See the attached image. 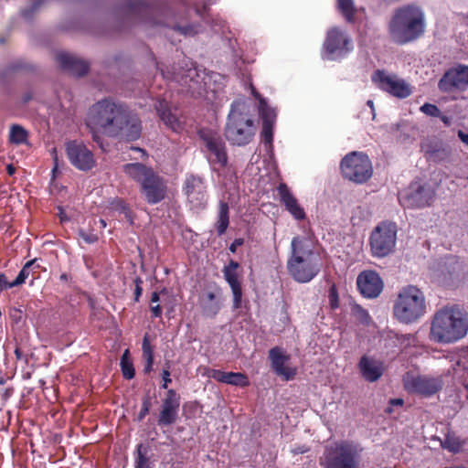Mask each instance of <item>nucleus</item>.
I'll return each instance as SVG.
<instances>
[{
	"label": "nucleus",
	"instance_id": "f257e3e1",
	"mask_svg": "<svg viewBox=\"0 0 468 468\" xmlns=\"http://www.w3.org/2000/svg\"><path fill=\"white\" fill-rule=\"evenodd\" d=\"M87 126L92 133V140L101 148L103 139L96 130L112 138L136 141L142 134V121L126 103L108 97L95 102L89 111Z\"/></svg>",
	"mask_w": 468,
	"mask_h": 468
},
{
	"label": "nucleus",
	"instance_id": "f03ea898",
	"mask_svg": "<svg viewBox=\"0 0 468 468\" xmlns=\"http://www.w3.org/2000/svg\"><path fill=\"white\" fill-rule=\"evenodd\" d=\"M468 332V314L458 305H447L438 310L431 324V338L440 344H452Z\"/></svg>",
	"mask_w": 468,
	"mask_h": 468
},
{
	"label": "nucleus",
	"instance_id": "7ed1b4c3",
	"mask_svg": "<svg viewBox=\"0 0 468 468\" xmlns=\"http://www.w3.org/2000/svg\"><path fill=\"white\" fill-rule=\"evenodd\" d=\"M291 247L292 255L287 261L289 273L298 282H311L322 268L313 242L306 237L297 236L292 239Z\"/></svg>",
	"mask_w": 468,
	"mask_h": 468
},
{
	"label": "nucleus",
	"instance_id": "20e7f679",
	"mask_svg": "<svg viewBox=\"0 0 468 468\" xmlns=\"http://www.w3.org/2000/svg\"><path fill=\"white\" fill-rule=\"evenodd\" d=\"M123 172L141 186V191L148 204L154 205L165 199L167 186L165 180L154 170L142 163H128Z\"/></svg>",
	"mask_w": 468,
	"mask_h": 468
},
{
	"label": "nucleus",
	"instance_id": "39448f33",
	"mask_svg": "<svg viewBox=\"0 0 468 468\" xmlns=\"http://www.w3.org/2000/svg\"><path fill=\"white\" fill-rule=\"evenodd\" d=\"M246 109V104L241 101H233L231 104L224 134L233 145L249 144L256 133L257 128L254 121Z\"/></svg>",
	"mask_w": 468,
	"mask_h": 468
},
{
	"label": "nucleus",
	"instance_id": "423d86ee",
	"mask_svg": "<svg viewBox=\"0 0 468 468\" xmlns=\"http://www.w3.org/2000/svg\"><path fill=\"white\" fill-rule=\"evenodd\" d=\"M340 171L344 179L362 185L372 177L373 166L367 154L351 152L341 160Z\"/></svg>",
	"mask_w": 468,
	"mask_h": 468
},
{
	"label": "nucleus",
	"instance_id": "0eeeda50",
	"mask_svg": "<svg viewBox=\"0 0 468 468\" xmlns=\"http://www.w3.org/2000/svg\"><path fill=\"white\" fill-rule=\"evenodd\" d=\"M398 226L395 222L384 220L372 230L369 237L371 254L377 258L389 255L395 249Z\"/></svg>",
	"mask_w": 468,
	"mask_h": 468
},
{
	"label": "nucleus",
	"instance_id": "6e6552de",
	"mask_svg": "<svg viewBox=\"0 0 468 468\" xmlns=\"http://www.w3.org/2000/svg\"><path fill=\"white\" fill-rule=\"evenodd\" d=\"M357 456L353 443L341 441L335 447L326 448L321 464L324 468H357Z\"/></svg>",
	"mask_w": 468,
	"mask_h": 468
},
{
	"label": "nucleus",
	"instance_id": "1a4fd4ad",
	"mask_svg": "<svg viewBox=\"0 0 468 468\" xmlns=\"http://www.w3.org/2000/svg\"><path fill=\"white\" fill-rule=\"evenodd\" d=\"M182 191L192 209H203L207 204V191L205 178L199 175L187 174Z\"/></svg>",
	"mask_w": 468,
	"mask_h": 468
},
{
	"label": "nucleus",
	"instance_id": "9d476101",
	"mask_svg": "<svg viewBox=\"0 0 468 468\" xmlns=\"http://www.w3.org/2000/svg\"><path fill=\"white\" fill-rule=\"evenodd\" d=\"M323 48L327 58L332 60L346 57L352 50L353 46L346 32L334 27L327 31Z\"/></svg>",
	"mask_w": 468,
	"mask_h": 468
},
{
	"label": "nucleus",
	"instance_id": "9b49d317",
	"mask_svg": "<svg viewBox=\"0 0 468 468\" xmlns=\"http://www.w3.org/2000/svg\"><path fill=\"white\" fill-rule=\"evenodd\" d=\"M372 82L382 91L399 99L410 95V88L406 81L397 75L388 74L385 70L377 69L371 76Z\"/></svg>",
	"mask_w": 468,
	"mask_h": 468
},
{
	"label": "nucleus",
	"instance_id": "f8f14e48",
	"mask_svg": "<svg viewBox=\"0 0 468 468\" xmlns=\"http://www.w3.org/2000/svg\"><path fill=\"white\" fill-rule=\"evenodd\" d=\"M198 135L204 142L207 151L213 156L211 162L218 164L220 167H225L228 164V154L221 136L218 133L207 129H201Z\"/></svg>",
	"mask_w": 468,
	"mask_h": 468
},
{
	"label": "nucleus",
	"instance_id": "ddd939ff",
	"mask_svg": "<svg viewBox=\"0 0 468 468\" xmlns=\"http://www.w3.org/2000/svg\"><path fill=\"white\" fill-rule=\"evenodd\" d=\"M438 88L442 92L466 90L468 88V66L459 64L449 69L440 79Z\"/></svg>",
	"mask_w": 468,
	"mask_h": 468
},
{
	"label": "nucleus",
	"instance_id": "4468645a",
	"mask_svg": "<svg viewBox=\"0 0 468 468\" xmlns=\"http://www.w3.org/2000/svg\"><path fill=\"white\" fill-rule=\"evenodd\" d=\"M66 153L70 164L80 171H89L95 166L92 152L82 143L69 141L66 144Z\"/></svg>",
	"mask_w": 468,
	"mask_h": 468
},
{
	"label": "nucleus",
	"instance_id": "2eb2a0df",
	"mask_svg": "<svg viewBox=\"0 0 468 468\" xmlns=\"http://www.w3.org/2000/svg\"><path fill=\"white\" fill-rule=\"evenodd\" d=\"M181 398L173 388H170L162 399L157 424L160 427L173 425L178 419Z\"/></svg>",
	"mask_w": 468,
	"mask_h": 468
},
{
	"label": "nucleus",
	"instance_id": "dca6fc26",
	"mask_svg": "<svg viewBox=\"0 0 468 468\" xmlns=\"http://www.w3.org/2000/svg\"><path fill=\"white\" fill-rule=\"evenodd\" d=\"M389 34L396 43L405 44L410 41V5L396 10L389 22Z\"/></svg>",
	"mask_w": 468,
	"mask_h": 468
},
{
	"label": "nucleus",
	"instance_id": "f3484780",
	"mask_svg": "<svg viewBox=\"0 0 468 468\" xmlns=\"http://www.w3.org/2000/svg\"><path fill=\"white\" fill-rule=\"evenodd\" d=\"M356 287L363 297L375 299L381 294L384 282L376 271L365 270L357 275Z\"/></svg>",
	"mask_w": 468,
	"mask_h": 468
},
{
	"label": "nucleus",
	"instance_id": "a211bd4d",
	"mask_svg": "<svg viewBox=\"0 0 468 468\" xmlns=\"http://www.w3.org/2000/svg\"><path fill=\"white\" fill-rule=\"evenodd\" d=\"M122 8L127 15L144 16L145 21L153 25L162 24L161 21L152 17L154 15L159 13L160 8L154 4H148L145 0H125Z\"/></svg>",
	"mask_w": 468,
	"mask_h": 468
},
{
	"label": "nucleus",
	"instance_id": "6ab92c4d",
	"mask_svg": "<svg viewBox=\"0 0 468 468\" xmlns=\"http://www.w3.org/2000/svg\"><path fill=\"white\" fill-rule=\"evenodd\" d=\"M239 263L234 260H230L229 264L222 270L224 279L231 288L233 293V308L239 309L242 301V287L239 279L238 269Z\"/></svg>",
	"mask_w": 468,
	"mask_h": 468
},
{
	"label": "nucleus",
	"instance_id": "aec40b11",
	"mask_svg": "<svg viewBox=\"0 0 468 468\" xmlns=\"http://www.w3.org/2000/svg\"><path fill=\"white\" fill-rule=\"evenodd\" d=\"M269 359L271 360L273 371L278 376H282L285 380L294 378L296 369L285 366L290 359V356H288L282 347L274 346L271 348L269 351Z\"/></svg>",
	"mask_w": 468,
	"mask_h": 468
},
{
	"label": "nucleus",
	"instance_id": "412c9836",
	"mask_svg": "<svg viewBox=\"0 0 468 468\" xmlns=\"http://www.w3.org/2000/svg\"><path fill=\"white\" fill-rule=\"evenodd\" d=\"M56 60L61 69L77 77L86 75L90 69V64L87 61L66 52L58 53Z\"/></svg>",
	"mask_w": 468,
	"mask_h": 468
},
{
	"label": "nucleus",
	"instance_id": "4be33fe9",
	"mask_svg": "<svg viewBox=\"0 0 468 468\" xmlns=\"http://www.w3.org/2000/svg\"><path fill=\"white\" fill-rule=\"evenodd\" d=\"M277 191L280 201L285 207V209L296 220H303L306 218L305 211L303 207L300 206L296 197L292 194L288 186L285 183H281L277 187Z\"/></svg>",
	"mask_w": 468,
	"mask_h": 468
},
{
	"label": "nucleus",
	"instance_id": "5701e85b",
	"mask_svg": "<svg viewBox=\"0 0 468 468\" xmlns=\"http://www.w3.org/2000/svg\"><path fill=\"white\" fill-rule=\"evenodd\" d=\"M358 368L361 376L368 382L378 380L384 373L383 363L367 355L360 358Z\"/></svg>",
	"mask_w": 468,
	"mask_h": 468
},
{
	"label": "nucleus",
	"instance_id": "b1692460",
	"mask_svg": "<svg viewBox=\"0 0 468 468\" xmlns=\"http://www.w3.org/2000/svg\"><path fill=\"white\" fill-rule=\"evenodd\" d=\"M394 317L401 323H410V285L404 286L393 303Z\"/></svg>",
	"mask_w": 468,
	"mask_h": 468
},
{
	"label": "nucleus",
	"instance_id": "393cba45",
	"mask_svg": "<svg viewBox=\"0 0 468 468\" xmlns=\"http://www.w3.org/2000/svg\"><path fill=\"white\" fill-rule=\"evenodd\" d=\"M208 376L218 382L245 388L250 385L249 378L241 372H226L220 369H211Z\"/></svg>",
	"mask_w": 468,
	"mask_h": 468
},
{
	"label": "nucleus",
	"instance_id": "a878e982",
	"mask_svg": "<svg viewBox=\"0 0 468 468\" xmlns=\"http://www.w3.org/2000/svg\"><path fill=\"white\" fill-rule=\"evenodd\" d=\"M441 386L438 379L428 377L411 378V391L430 397L441 389Z\"/></svg>",
	"mask_w": 468,
	"mask_h": 468
},
{
	"label": "nucleus",
	"instance_id": "bb28decb",
	"mask_svg": "<svg viewBox=\"0 0 468 468\" xmlns=\"http://www.w3.org/2000/svg\"><path fill=\"white\" fill-rule=\"evenodd\" d=\"M156 112L164 123L175 132L180 129V122L177 117L172 113L167 102L165 100L158 101L155 105Z\"/></svg>",
	"mask_w": 468,
	"mask_h": 468
},
{
	"label": "nucleus",
	"instance_id": "cd10ccee",
	"mask_svg": "<svg viewBox=\"0 0 468 468\" xmlns=\"http://www.w3.org/2000/svg\"><path fill=\"white\" fill-rule=\"evenodd\" d=\"M435 197V190L430 186L424 185L411 194V207H423L430 206Z\"/></svg>",
	"mask_w": 468,
	"mask_h": 468
},
{
	"label": "nucleus",
	"instance_id": "c85d7f7f",
	"mask_svg": "<svg viewBox=\"0 0 468 468\" xmlns=\"http://www.w3.org/2000/svg\"><path fill=\"white\" fill-rule=\"evenodd\" d=\"M388 135L392 141L402 144L407 141L410 135V122L407 119H400L396 123L390 125Z\"/></svg>",
	"mask_w": 468,
	"mask_h": 468
},
{
	"label": "nucleus",
	"instance_id": "c756f323",
	"mask_svg": "<svg viewBox=\"0 0 468 468\" xmlns=\"http://www.w3.org/2000/svg\"><path fill=\"white\" fill-rule=\"evenodd\" d=\"M426 302L423 293L411 286V322L419 319L426 313Z\"/></svg>",
	"mask_w": 468,
	"mask_h": 468
},
{
	"label": "nucleus",
	"instance_id": "7c9ffc66",
	"mask_svg": "<svg viewBox=\"0 0 468 468\" xmlns=\"http://www.w3.org/2000/svg\"><path fill=\"white\" fill-rule=\"evenodd\" d=\"M424 31V15L420 9L411 5V41L422 36Z\"/></svg>",
	"mask_w": 468,
	"mask_h": 468
},
{
	"label": "nucleus",
	"instance_id": "2f4dec72",
	"mask_svg": "<svg viewBox=\"0 0 468 468\" xmlns=\"http://www.w3.org/2000/svg\"><path fill=\"white\" fill-rule=\"evenodd\" d=\"M220 303L214 292H209L201 301V309L205 316L214 318L220 311Z\"/></svg>",
	"mask_w": 468,
	"mask_h": 468
},
{
	"label": "nucleus",
	"instance_id": "473e14b6",
	"mask_svg": "<svg viewBox=\"0 0 468 468\" xmlns=\"http://www.w3.org/2000/svg\"><path fill=\"white\" fill-rule=\"evenodd\" d=\"M229 225V204L220 200L218 203V219L216 222V229L218 236H222L226 233V230Z\"/></svg>",
	"mask_w": 468,
	"mask_h": 468
},
{
	"label": "nucleus",
	"instance_id": "72a5a7b5",
	"mask_svg": "<svg viewBox=\"0 0 468 468\" xmlns=\"http://www.w3.org/2000/svg\"><path fill=\"white\" fill-rule=\"evenodd\" d=\"M336 8L347 23H354L356 7L354 0H336Z\"/></svg>",
	"mask_w": 468,
	"mask_h": 468
},
{
	"label": "nucleus",
	"instance_id": "f704fd0d",
	"mask_svg": "<svg viewBox=\"0 0 468 468\" xmlns=\"http://www.w3.org/2000/svg\"><path fill=\"white\" fill-rule=\"evenodd\" d=\"M143 357L145 361L144 372L149 374L153 369L154 365V346H151L149 335L145 334L143 338L142 344Z\"/></svg>",
	"mask_w": 468,
	"mask_h": 468
},
{
	"label": "nucleus",
	"instance_id": "c9c22d12",
	"mask_svg": "<svg viewBox=\"0 0 468 468\" xmlns=\"http://www.w3.org/2000/svg\"><path fill=\"white\" fill-rule=\"evenodd\" d=\"M259 113L262 120V123L274 124L276 121V112L270 107L263 98H260Z\"/></svg>",
	"mask_w": 468,
	"mask_h": 468
},
{
	"label": "nucleus",
	"instance_id": "e433bc0d",
	"mask_svg": "<svg viewBox=\"0 0 468 468\" xmlns=\"http://www.w3.org/2000/svg\"><path fill=\"white\" fill-rule=\"evenodd\" d=\"M441 446L450 452L457 453L463 448V441L453 433H447L444 439L441 441Z\"/></svg>",
	"mask_w": 468,
	"mask_h": 468
},
{
	"label": "nucleus",
	"instance_id": "4c0bfd02",
	"mask_svg": "<svg viewBox=\"0 0 468 468\" xmlns=\"http://www.w3.org/2000/svg\"><path fill=\"white\" fill-rule=\"evenodd\" d=\"M121 369L125 379H133L135 376V370L133 361L130 358V352L126 349L121 356Z\"/></svg>",
	"mask_w": 468,
	"mask_h": 468
},
{
	"label": "nucleus",
	"instance_id": "58836bf2",
	"mask_svg": "<svg viewBox=\"0 0 468 468\" xmlns=\"http://www.w3.org/2000/svg\"><path fill=\"white\" fill-rule=\"evenodd\" d=\"M28 133L18 124H13L10 128L9 141L14 144H22L27 143Z\"/></svg>",
	"mask_w": 468,
	"mask_h": 468
},
{
	"label": "nucleus",
	"instance_id": "ea45409f",
	"mask_svg": "<svg viewBox=\"0 0 468 468\" xmlns=\"http://www.w3.org/2000/svg\"><path fill=\"white\" fill-rule=\"evenodd\" d=\"M37 262V259H34V260H31L29 261H27L24 266L23 268L21 269V271H19L17 277L16 278L15 281H13L12 282H10V285L9 286H12L13 287H16V286H19L21 284H23L27 278L29 276V269L30 267L34 266Z\"/></svg>",
	"mask_w": 468,
	"mask_h": 468
},
{
	"label": "nucleus",
	"instance_id": "a19ab883",
	"mask_svg": "<svg viewBox=\"0 0 468 468\" xmlns=\"http://www.w3.org/2000/svg\"><path fill=\"white\" fill-rule=\"evenodd\" d=\"M135 468H152L143 444L137 446V455L135 457Z\"/></svg>",
	"mask_w": 468,
	"mask_h": 468
},
{
	"label": "nucleus",
	"instance_id": "79ce46f5",
	"mask_svg": "<svg viewBox=\"0 0 468 468\" xmlns=\"http://www.w3.org/2000/svg\"><path fill=\"white\" fill-rule=\"evenodd\" d=\"M273 126L274 124L262 123V130L261 133V140L265 144L271 145L273 141Z\"/></svg>",
	"mask_w": 468,
	"mask_h": 468
},
{
	"label": "nucleus",
	"instance_id": "37998d69",
	"mask_svg": "<svg viewBox=\"0 0 468 468\" xmlns=\"http://www.w3.org/2000/svg\"><path fill=\"white\" fill-rule=\"evenodd\" d=\"M352 311L363 324H367L371 320L368 312L359 304L354 305Z\"/></svg>",
	"mask_w": 468,
	"mask_h": 468
},
{
	"label": "nucleus",
	"instance_id": "c03bdc74",
	"mask_svg": "<svg viewBox=\"0 0 468 468\" xmlns=\"http://www.w3.org/2000/svg\"><path fill=\"white\" fill-rule=\"evenodd\" d=\"M328 299L331 309L335 310L339 307V296L335 284H332L328 292Z\"/></svg>",
	"mask_w": 468,
	"mask_h": 468
},
{
	"label": "nucleus",
	"instance_id": "a18cd8bd",
	"mask_svg": "<svg viewBox=\"0 0 468 468\" xmlns=\"http://www.w3.org/2000/svg\"><path fill=\"white\" fill-rule=\"evenodd\" d=\"M110 206L114 210H118L122 213L129 212V207H128L127 203L123 199L119 198V197L113 198L111 201Z\"/></svg>",
	"mask_w": 468,
	"mask_h": 468
},
{
	"label": "nucleus",
	"instance_id": "49530a36",
	"mask_svg": "<svg viewBox=\"0 0 468 468\" xmlns=\"http://www.w3.org/2000/svg\"><path fill=\"white\" fill-rule=\"evenodd\" d=\"M420 111L425 113L426 115L432 116V117H438L440 116L441 111L440 109L435 105L431 103H424L420 107Z\"/></svg>",
	"mask_w": 468,
	"mask_h": 468
},
{
	"label": "nucleus",
	"instance_id": "de8ad7c7",
	"mask_svg": "<svg viewBox=\"0 0 468 468\" xmlns=\"http://www.w3.org/2000/svg\"><path fill=\"white\" fill-rule=\"evenodd\" d=\"M427 154H429L428 158L434 162L441 161L448 155V152L444 148L431 150Z\"/></svg>",
	"mask_w": 468,
	"mask_h": 468
},
{
	"label": "nucleus",
	"instance_id": "09e8293b",
	"mask_svg": "<svg viewBox=\"0 0 468 468\" xmlns=\"http://www.w3.org/2000/svg\"><path fill=\"white\" fill-rule=\"evenodd\" d=\"M151 408V402L149 398H144L142 402L140 412L137 416V420L142 421L145 416L149 413Z\"/></svg>",
	"mask_w": 468,
	"mask_h": 468
},
{
	"label": "nucleus",
	"instance_id": "8fccbe9b",
	"mask_svg": "<svg viewBox=\"0 0 468 468\" xmlns=\"http://www.w3.org/2000/svg\"><path fill=\"white\" fill-rule=\"evenodd\" d=\"M43 2L44 0H36L30 9H24L21 11L22 16L26 19H29L33 13L40 7Z\"/></svg>",
	"mask_w": 468,
	"mask_h": 468
},
{
	"label": "nucleus",
	"instance_id": "3c124183",
	"mask_svg": "<svg viewBox=\"0 0 468 468\" xmlns=\"http://www.w3.org/2000/svg\"><path fill=\"white\" fill-rule=\"evenodd\" d=\"M133 282H134V286H135L134 287V302L138 303L140 301V298L143 293V287H142L143 280L141 277H136Z\"/></svg>",
	"mask_w": 468,
	"mask_h": 468
},
{
	"label": "nucleus",
	"instance_id": "603ef678",
	"mask_svg": "<svg viewBox=\"0 0 468 468\" xmlns=\"http://www.w3.org/2000/svg\"><path fill=\"white\" fill-rule=\"evenodd\" d=\"M80 237L88 244L95 243L98 240V236L94 233H88L84 229H80Z\"/></svg>",
	"mask_w": 468,
	"mask_h": 468
},
{
	"label": "nucleus",
	"instance_id": "864d4df0",
	"mask_svg": "<svg viewBox=\"0 0 468 468\" xmlns=\"http://www.w3.org/2000/svg\"><path fill=\"white\" fill-rule=\"evenodd\" d=\"M162 378H163L162 388H167L168 385L172 382V379L170 378L169 367H167V368L163 369Z\"/></svg>",
	"mask_w": 468,
	"mask_h": 468
},
{
	"label": "nucleus",
	"instance_id": "5fc2aeb1",
	"mask_svg": "<svg viewBox=\"0 0 468 468\" xmlns=\"http://www.w3.org/2000/svg\"><path fill=\"white\" fill-rule=\"evenodd\" d=\"M150 311L153 318H159L162 316V307L158 303L155 305L151 304Z\"/></svg>",
	"mask_w": 468,
	"mask_h": 468
},
{
	"label": "nucleus",
	"instance_id": "6e6d98bb",
	"mask_svg": "<svg viewBox=\"0 0 468 468\" xmlns=\"http://www.w3.org/2000/svg\"><path fill=\"white\" fill-rule=\"evenodd\" d=\"M244 243V239L242 238H238L233 240V242L229 245V250L231 253H235L237 248L242 246Z\"/></svg>",
	"mask_w": 468,
	"mask_h": 468
},
{
	"label": "nucleus",
	"instance_id": "4d7b16f0",
	"mask_svg": "<svg viewBox=\"0 0 468 468\" xmlns=\"http://www.w3.org/2000/svg\"><path fill=\"white\" fill-rule=\"evenodd\" d=\"M10 282H7L6 276L4 273L0 274V292L12 288L9 286Z\"/></svg>",
	"mask_w": 468,
	"mask_h": 468
},
{
	"label": "nucleus",
	"instance_id": "13d9d810",
	"mask_svg": "<svg viewBox=\"0 0 468 468\" xmlns=\"http://www.w3.org/2000/svg\"><path fill=\"white\" fill-rule=\"evenodd\" d=\"M175 29L184 35H190L192 33H195L193 31V27H191V26H188V27L176 26V27H175Z\"/></svg>",
	"mask_w": 468,
	"mask_h": 468
},
{
	"label": "nucleus",
	"instance_id": "bf43d9fd",
	"mask_svg": "<svg viewBox=\"0 0 468 468\" xmlns=\"http://www.w3.org/2000/svg\"><path fill=\"white\" fill-rule=\"evenodd\" d=\"M167 290L165 288H163L160 292H154L151 295V304L156 303L160 300V294L165 293Z\"/></svg>",
	"mask_w": 468,
	"mask_h": 468
},
{
	"label": "nucleus",
	"instance_id": "052dcab7",
	"mask_svg": "<svg viewBox=\"0 0 468 468\" xmlns=\"http://www.w3.org/2000/svg\"><path fill=\"white\" fill-rule=\"evenodd\" d=\"M310 448L306 445H303V446H299V447H295L293 449H292V453L294 454V455H297V454H302V453H305L307 452H309Z\"/></svg>",
	"mask_w": 468,
	"mask_h": 468
},
{
	"label": "nucleus",
	"instance_id": "680f3d73",
	"mask_svg": "<svg viewBox=\"0 0 468 468\" xmlns=\"http://www.w3.org/2000/svg\"><path fill=\"white\" fill-rule=\"evenodd\" d=\"M58 216L60 219V222H66V221L69 220V217L64 212V208L61 206L58 207Z\"/></svg>",
	"mask_w": 468,
	"mask_h": 468
},
{
	"label": "nucleus",
	"instance_id": "e2e57ef3",
	"mask_svg": "<svg viewBox=\"0 0 468 468\" xmlns=\"http://www.w3.org/2000/svg\"><path fill=\"white\" fill-rule=\"evenodd\" d=\"M441 121L443 122V124L446 126V127H449L451 126L452 124V120L450 117L446 116V115H443L441 114V112L440 113V116H438Z\"/></svg>",
	"mask_w": 468,
	"mask_h": 468
},
{
	"label": "nucleus",
	"instance_id": "0e129e2a",
	"mask_svg": "<svg viewBox=\"0 0 468 468\" xmlns=\"http://www.w3.org/2000/svg\"><path fill=\"white\" fill-rule=\"evenodd\" d=\"M458 137L460 140L468 146V133H463V131L458 132Z\"/></svg>",
	"mask_w": 468,
	"mask_h": 468
},
{
	"label": "nucleus",
	"instance_id": "69168bd1",
	"mask_svg": "<svg viewBox=\"0 0 468 468\" xmlns=\"http://www.w3.org/2000/svg\"><path fill=\"white\" fill-rule=\"evenodd\" d=\"M13 392H14V388H5L3 393V396H2L3 399L5 400L8 399L12 396Z\"/></svg>",
	"mask_w": 468,
	"mask_h": 468
},
{
	"label": "nucleus",
	"instance_id": "338daca9",
	"mask_svg": "<svg viewBox=\"0 0 468 468\" xmlns=\"http://www.w3.org/2000/svg\"><path fill=\"white\" fill-rule=\"evenodd\" d=\"M403 384L405 389L410 388V372H406L403 376Z\"/></svg>",
	"mask_w": 468,
	"mask_h": 468
},
{
	"label": "nucleus",
	"instance_id": "774afa93",
	"mask_svg": "<svg viewBox=\"0 0 468 468\" xmlns=\"http://www.w3.org/2000/svg\"><path fill=\"white\" fill-rule=\"evenodd\" d=\"M390 406H402L403 405V399H393L389 401Z\"/></svg>",
	"mask_w": 468,
	"mask_h": 468
}]
</instances>
